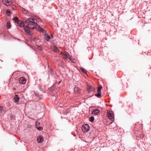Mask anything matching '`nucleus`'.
Masks as SVG:
<instances>
[{"instance_id":"bb28decb","label":"nucleus","mask_w":151,"mask_h":151,"mask_svg":"<svg viewBox=\"0 0 151 151\" xmlns=\"http://www.w3.org/2000/svg\"><path fill=\"white\" fill-rule=\"evenodd\" d=\"M36 124L37 125L38 124V125H39L40 124V123H39V122H37L36 123Z\"/></svg>"},{"instance_id":"a211bd4d","label":"nucleus","mask_w":151,"mask_h":151,"mask_svg":"<svg viewBox=\"0 0 151 151\" xmlns=\"http://www.w3.org/2000/svg\"><path fill=\"white\" fill-rule=\"evenodd\" d=\"M81 71L84 74H86L87 73V71L85 69L81 67L80 68Z\"/></svg>"},{"instance_id":"393cba45","label":"nucleus","mask_w":151,"mask_h":151,"mask_svg":"<svg viewBox=\"0 0 151 151\" xmlns=\"http://www.w3.org/2000/svg\"><path fill=\"white\" fill-rule=\"evenodd\" d=\"M37 129L40 131H41L42 129V128L40 127H37Z\"/></svg>"},{"instance_id":"423d86ee","label":"nucleus","mask_w":151,"mask_h":151,"mask_svg":"<svg viewBox=\"0 0 151 151\" xmlns=\"http://www.w3.org/2000/svg\"><path fill=\"white\" fill-rule=\"evenodd\" d=\"M60 55H62L63 58L67 60L68 58V53L67 52H60Z\"/></svg>"},{"instance_id":"aec40b11","label":"nucleus","mask_w":151,"mask_h":151,"mask_svg":"<svg viewBox=\"0 0 151 151\" xmlns=\"http://www.w3.org/2000/svg\"><path fill=\"white\" fill-rule=\"evenodd\" d=\"M3 107H0V113H1L2 114L4 113V111L3 109Z\"/></svg>"},{"instance_id":"4468645a","label":"nucleus","mask_w":151,"mask_h":151,"mask_svg":"<svg viewBox=\"0 0 151 151\" xmlns=\"http://www.w3.org/2000/svg\"><path fill=\"white\" fill-rule=\"evenodd\" d=\"M37 26H38V28H39V30L40 32H41L43 33H45L46 31L45 30H44L41 27H40V26H39L37 25Z\"/></svg>"},{"instance_id":"5701e85b","label":"nucleus","mask_w":151,"mask_h":151,"mask_svg":"<svg viewBox=\"0 0 151 151\" xmlns=\"http://www.w3.org/2000/svg\"><path fill=\"white\" fill-rule=\"evenodd\" d=\"M7 27L8 29H9L11 27V25L10 22H7Z\"/></svg>"},{"instance_id":"39448f33","label":"nucleus","mask_w":151,"mask_h":151,"mask_svg":"<svg viewBox=\"0 0 151 151\" xmlns=\"http://www.w3.org/2000/svg\"><path fill=\"white\" fill-rule=\"evenodd\" d=\"M107 115L110 119H114V116L112 111H107Z\"/></svg>"},{"instance_id":"6ab92c4d","label":"nucleus","mask_w":151,"mask_h":151,"mask_svg":"<svg viewBox=\"0 0 151 151\" xmlns=\"http://www.w3.org/2000/svg\"><path fill=\"white\" fill-rule=\"evenodd\" d=\"M13 20L15 21L16 23H17V22L19 20L18 18L17 17H15L13 18Z\"/></svg>"},{"instance_id":"f3484780","label":"nucleus","mask_w":151,"mask_h":151,"mask_svg":"<svg viewBox=\"0 0 151 151\" xmlns=\"http://www.w3.org/2000/svg\"><path fill=\"white\" fill-rule=\"evenodd\" d=\"M101 93H96L95 94V96H96L98 98H100L101 96Z\"/></svg>"},{"instance_id":"a878e982","label":"nucleus","mask_w":151,"mask_h":151,"mask_svg":"<svg viewBox=\"0 0 151 151\" xmlns=\"http://www.w3.org/2000/svg\"><path fill=\"white\" fill-rule=\"evenodd\" d=\"M63 113L64 114H67V112H66L65 111H63Z\"/></svg>"},{"instance_id":"20e7f679","label":"nucleus","mask_w":151,"mask_h":151,"mask_svg":"<svg viewBox=\"0 0 151 151\" xmlns=\"http://www.w3.org/2000/svg\"><path fill=\"white\" fill-rule=\"evenodd\" d=\"M3 3L7 6H9L12 4L11 0H3Z\"/></svg>"},{"instance_id":"2eb2a0df","label":"nucleus","mask_w":151,"mask_h":151,"mask_svg":"<svg viewBox=\"0 0 151 151\" xmlns=\"http://www.w3.org/2000/svg\"><path fill=\"white\" fill-rule=\"evenodd\" d=\"M53 51L57 53L59 51L58 48L55 45L53 46Z\"/></svg>"},{"instance_id":"c85d7f7f","label":"nucleus","mask_w":151,"mask_h":151,"mask_svg":"<svg viewBox=\"0 0 151 151\" xmlns=\"http://www.w3.org/2000/svg\"><path fill=\"white\" fill-rule=\"evenodd\" d=\"M51 37H53V35H51Z\"/></svg>"},{"instance_id":"f03ea898","label":"nucleus","mask_w":151,"mask_h":151,"mask_svg":"<svg viewBox=\"0 0 151 151\" xmlns=\"http://www.w3.org/2000/svg\"><path fill=\"white\" fill-rule=\"evenodd\" d=\"M37 22L36 19L32 18H29L28 20L25 21L24 22L20 20L18 22L17 24L19 27H24L25 25L29 22L37 24Z\"/></svg>"},{"instance_id":"0eeeda50","label":"nucleus","mask_w":151,"mask_h":151,"mask_svg":"<svg viewBox=\"0 0 151 151\" xmlns=\"http://www.w3.org/2000/svg\"><path fill=\"white\" fill-rule=\"evenodd\" d=\"M19 82L21 84H24L26 82V79L24 77H21L19 78Z\"/></svg>"},{"instance_id":"1a4fd4ad","label":"nucleus","mask_w":151,"mask_h":151,"mask_svg":"<svg viewBox=\"0 0 151 151\" xmlns=\"http://www.w3.org/2000/svg\"><path fill=\"white\" fill-rule=\"evenodd\" d=\"M95 88L91 86H89L88 88V91L89 92H91L93 91H95Z\"/></svg>"},{"instance_id":"f8f14e48","label":"nucleus","mask_w":151,"mask_h":151,"mask_svg":"<svg viewBox=\"0 0 151 151\" xmlns=\"http://www.w3.org/2000/svg\"><path fill=\"white\" fill-rule=\"evenodd\" d=\"M44 37L45 39L47 41H49V40L50 38V36H49L48 35L45 33V34Z\"/></svg>"},{"instance_id":"9d476101","label":"nucleus","mask_w":151,"mask_h":151,"mask_svg":"<svg viewBox=\"0 0 151 151\" xmlns=\"http://www.w3.org/2000/svg\"><path fill=\"white\" fill-rule=\"evenodd\" d=\"M19 98L18 97V96L15 95V96L13 99V101L15 103H18L19 102Z\"/></svg>"},{"instance_id":"ddd939ff","label":"nucleus","mask_w":151,"mask_h":151,"mask_svg":"<svg viewBox=\"0 0 151 151\" xmlns=\"http://www.w3.org/2000/svg\"><path fill=\"white\" fill-rule=\"evenodd\" d=\"M74 91L75 93H80V89L78 87H76L74 88Z\"/></svg>"},{"instance_id":"9b49d317","label":"nucleus","mask_w":151,"mask_h":151,"mask_svg":"<svg viewBox=\"0 0 151 151\" xmlns=\"http://www.w3.org/2000/svg\"><path fill=\"white\" fill-rule=\"evenodd\" d=\"M100 112V111L98 109H95L93 110L92 112V114L95 115H97Z\"/></svg>"},{"instance_id":"7ed1b4c3","label":"nucleus","mask_w":151,"mask_h":151,"mask_svg":"<svg viewBox=\"0 0 151 151\" xmlns=\"http://www.w3.org/2000/svg\"><path fill=\"white\" fill-rule=\"evenodd\" d=\"M90 127L88 124L83 125L82 127V130L83 132H85L89 131Z\"/></svg>"},{"instance_id":"412c9836","label":"nucleus","mask_w":151,"mask_h":151,"mask_svg":"<svg viewBox=\"0 0 151 151\" xmlns=\"http://www.w3.org/2000/svg\"><path fill=\"white\" fill-rule=\"evenodd\" d=\"M68 58L72 62H73V60L72 59V56L70 55L68 53Z\"/></svg>"},{"instance_id":"cd10ccee","label":"nucleus","mask_w":151,"mask_h":151,"mask_svg":"<svg viewBox=\"0 0 151 151\" xmlns=\"http://www.w3.org/2000/svg\"><path fill=\"white\" fill-rule=\"evenodd\" d=\"M38 20L39 21H41V19H38Z\"/></svg>"},{"instance_id":"6e6552de","label":"nucleus","mask_w":151,"mask_h":151,"mask_svg":"<svg viewBox=\"0 0 151 151\" xmlns=\"http://www.w3.org/2000/svg\"><path fill=\"white\" fill-rule=\"evenodd\" d=\"M44 140V139L42 136L40 135L38 136L37 138V140L38 142L40 143L42 142Z\"/></svg>"},{"instance_id":"f257e3e1","label":"nucleus","mask_w":151,"mask_h":151,"mask_svg":"<svg viewBox=\"0 0 151 151\" xmlns=\"http://www.w3.org/2000/svg\"><path fill=\"white\" fill-rule=\"evenodd\" d=\"M36 20L37 21V24L29 22L27 24L26 26L24 28V29L27 34L31 35V34L30 33L29 29H33L36 27V25L37 26V24L38 23V21L36 19Z\"/></svg>"},{"instance_id":"b1692460","label":"nucleus","mask_w":151,"mask_h":151,"mask_svg":"<svg viewBox=\"0 0 151 151\" xmlns=\"http://www.w3.org/2000/svg\"><path fill=\"white\" fill-rule=\"evenodd\" d=\"M6 14L8 16H10V12L9 11H7L6 12Z\"/></svg>"},{"instance_id":"c756f323","label":"nucleus","mask_w":151,"mask_h":151,"mask_svg":"<svg viewBox=\"0 0 151 151\" xmlns=\"http://www.w3.org/2000/svg\"><path fill=\"white\" fill-rule=\"evenodd\" d=\"M50 72L51 73H52V71L51 70L50 71Z\"/></svg>"},{"instance_id":"4be33fe9","label":"nucleus","mask_w":151,"mask_h":151,"mask_svg":"<svg viewBox=\"0 0 151 151\" xmlns=\"http://www.w3.org/2000/svg\"><path fill=\"white\" fill-rule=\"evenodd\" d=\"M94 118L93 116H91L89 118V121L91 122H93L94 121Z\"/></svg>"},{"instance_id":"dca6fc26","label":"nucleus","mask_w":151,"mask_h":151,"mask_svg":"<svg viewBox=\"0 0 151 151\" xmlns=\"http://www.w3.org/2000/svg\"><path fill=\"white\" fill-rule=\"evenodd\" d=\"M102 88V86L101 85H99V86L97 91V93H101V89Z\"/></svg>"}]
</instances>
